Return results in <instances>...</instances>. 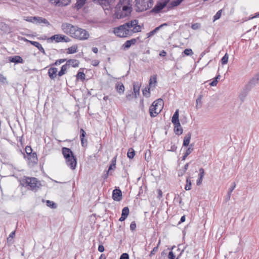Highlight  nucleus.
Returning a JSON list of instances; mask_svg holds the SVG:
<instances>
[{
    "mask_svg": "<svg viewBox=\"0 0 259 259\" xmlns=\"http://www.w3.org/2000/svg\"><path fill=\"white\" fill-rule=\"evenodd\" d=\"M141 87V83L137 82H134L133 85V90L135 98H137L140 95V90Z\"/></svg>",
    "mask_w": 259,
    "mask_h": 259,
    "instance_id": "obj_14",
    "label": "nucleus"
},
{
    "mask_svg": "<svg viewBox=\"0 0 259 259\" xmlns=\"http://www.w3.org/2000/svg\"><path fill=\"white\" fill-rule=\"evenodd\" d=\"M191 179H186V184L185 187V189L187 191L191 189Z\"/></svg>",
    "mask_w": 259,
    "mask_h": 259,
    "instance_id": "obj_38",
    "label": "nucleus"
},
{
    "mask_svg": "<svg viewBox=\"0 0 259 259\" xmlns=\"http://www.w3.org/2000/svg\"><path fill=\"white\" fill-rule=\"evenodd\" d=\"M77 46L76 45L72 46L68 48V54H73L77 52Z\"/></svg>",
    "mask_w": 259,
    "mask_h": 259,
    "instance_id": "obj_30",
    "label": "nucleus"
},
{
    "mask_svg": "<svg viewBox=\"0 0 259 259\" xmlns=\"http://www.w3.org/2000/svg\"><path fill=\"white\" fill-rule=\"evenodd\" d=\"M131 46V45L129 41V40H126L124 44L123 45L122 47L124 49H129Z\"/></svg>",
    "mask_w": 259,
    "mask_h": 259,
    "instance_id": "obj_50",
    "label": "nucleus"
},
{
    "mask_svg": "<svg viewBox=\"0 0 259 259\" xmlns=\"http://www.w3.org/2000/svg\"><path fill=\"white\" fill-rule=\"evenodd\" d=\"M193 150H194V145L191 144L190 145L189 147H188L187 149L185 154H186V155H189L190 153H191L192 152Z\"/></svg>",
    "mask_w": 259,
    "mask_h": 259,
    "instance_id": "obj_42",
    "label": "nucleus"
},
{
    "mask_svg": "<svg viewBox=\"0 0 259 259\" xmlns=\"http://www.w3.org/2000/svg\"><path fill=\"white\" fill-rule=\"evenodd\" d=\"M191 134L190 133H188L186 135L184 138L183 140V146H188L189 145L190 141L191 140Z\"/></svg>",
    "mask_w": 259,
    "mask_h": 259,
    "instance_id": "obj_25",
    "label": "nucleus"
},
{
    "mask_svg": "<svg viewBox=\"0 0 259 259\" xmlns=\"http://www.w3.org/2000/svg\"><path fill=\"white\" fill-rule=\"evenodd\" d=\"M258 80L259 76L257 75L256 76L253 77L249 81L247 84L244 87V88L243 89V92H245V94H246L253 86H254L258 83ZM245 96L246 95H245L244 97H245Z\"/></svg>",
    "mask_w": 259,
    "mask_h": 259,
    "instance_id": "obj_9",
    "label": "nucleus"
},
{
    "mask_svg": "<svg viewBox=\"0 0 259 259\" xmlns=\"http://www.w3.org/2000/svg\"><path fill=\"white\" fill-rule=\"evenodd\" d=\"M156 82V76L155 75L151 76L149 80V86L150 87H155Z\"/></svg>",
    "mask_w": 259,
    "mask_h": 259,
    "instance_id": "obj_31",
    "label": "nucleus"
},
{
    "mask_svg": "<svg viewBox=\"0 0 259 259\" xmlns=\"http://www.w3.org/2000/svg\"><path fill=\"white\" fill-rule=\"evenodd\" d=\"M132 11V6H119L115 7V17L121 19L129 16Z\"/></svg>",
    "mask_w": 259,
    "mask_h": 259,
    "instance_id": "obj_4",
    "label": "nucleus"
},
{
    "mask_svg": "<svg viewBox=\"0 0 259 259\" xmlns=\"http://www.w3.org/2000/svg\"><path fill=\"white\" fill-rule=\"evenodd\" d=\"M130 212L128 207H124L122 210L121 216L119 218V221L120 222L124 221L127 217Z\"/></svg>",
    "mask_w": 259,
    "mask_h": 259,
    "instance_id": "obj_15",
    "label": "nucleus"
},
{
    "mask_svg": "<svg viewBox=\"0 0 259 259\" xmlns=\"http://www.w3.org/2000/svg\"><path fill=\"white\" fill-rule=\"evenodd\" d=\"M80 141L82 146L85 147L87 145V140L86 139H84V138L80 139Z\"/></svg>",
    "mask_w": 259,
    "mask_h": 259,
    "instance_id": "obj_60",
    "label": "nucleus"
},
{
    "mask_svg": "<svg viewBox=\"0 0 259 259\" xmlns=\"http://www.w3.org/2000/svg\"><path fill=\"white\" fill-rule=\"evenodd\" d=\"M139 39V37H137L136 38H132V39H131L130 40H129V41H130L131 46H132V45H135L137 42V39Z\"/></svg>",
    "mask_w": 259,
    "mask_h": 259,
    "instance_id": "obj_59",
    "label": "nucleus"
},
{
    "mask_svg": "<svg viewBox=\"0 0 259 259\" xmlns=\"http://www.w3.org/2000/svg\"><path fill=\"white\" fill-rule=\"evenodd\" d=\"M46 204L48 207H51L52 208H56L57 207V204L54 202L50 200H47Z\"/></svg>",
    "mask_w": 259,
    "mask_h": 259,
    "instance_id": "obj_35",
    "label": "nucleus"
},
{
    "mask_svg": "<svg viewBox=\"0 0 259 259\" xmlns=\"http://www.w3.org/2000/svg\"><path fill=\"white\" fill-rule=\"evenodd\" d=\"M153 6L152 0H135V7L137 12H143Z\"/></svg>",
    "mask_w": 259,
    "mask_h": 259,
    "instance_id": "obj_5",
    "label": "nucleus"
},
{
    "mask_svg": "<svg viewBox=\"0 0 259 259\" xmlns=\"http://www.w3.org/2000/svg\"><path fill=\"white\" fill-rule=\"evenodd\" d=\"M142 92L144 96H145L146 97H149V95L150 94L149 89H147V88H145L142 91Z\"/></svg>",
    "mask_w": 259,
    "mask_h": 259,
    "instance_id": "obj_47",
    "label": "nucleus"
},
{
    "mask_svg": "<svg viewBox=\"0 0 259 259\" xmlns=\"http://www.w3.org/2000/svg\"><path fill=\"white\" fill-rule=\"evenodd\" d=\"M68 66H72L73 67H77L79 66V61L75 59H70L66 62Z\"/></svg>",
    "mask_w": 259,
    "mask_h": 259,
    "instance_id": "obj_24",
    "label": "nucleus"
},
{
    "mask_svg": "<svg viewBox=\"0 0 259 259\" xmlns=\"http://www.w3.org/2000/svg\"><path fill=\"white\" fill-rule=\"evenodd\" d=\"M116 6H132V0H119Z\"/></svg>",
    "mask_w": 259,
    "mask_h": 259,
    "instance_id": "obj_23",
    "label": "nucleus"
},
{
    "mask_svg": "<svg viewBox=\"0 0 259 259\" xmlns=\"http://www.w3.org/2000/svg\"><path fill=\"white\" fill-rule=\"evenodd\" d=\"M115 89L117 92L119 94H122L124 93V87L123 83L121 82H118L116 83L115 85Z\"/></svg>",
    "mask_w": 259,
    "mask_h": 259,
    "instance_id": "obj_21",
    "label": "nucleus"
},
{
    "mask_svg": "<svg viewBox=\"0 0 259 259\" xmlns=\"http://www.w3.org/2000/svg\"><path fill=\"white\" fill-rule=\"evenodd\" d=\"M9 60L11 62L15 63H23V60L21 57L19 56H10L9 57Z\"/></svg>",
    "mask_w": 259,
    "mask_h": 259,
    "instance_id": "obj_18",
    "label": "nucleus"
},
{
    "mask_svg": "<svg viewBox=\"0 0 259 259\" xmlns=\"http://www.w3.org/2000/svg\"><path fill=\"white\" fill-rule=\"evenodd\" d=\"M27 41H28L32 45L36 47L38 50H39L41 47H42L41 45L37 41H31V40H27Z\"/></svg>",
    "mask_w": 259,
    "mask_h": 259,
    "instance_id": "obj_33",
    "label": "nucleus"
},
{
    "mask_svg": "<svg viewBox=\"0 0 259 259\" xmlns=\"http://www.w3.org/2000/svg\"><path fill=\"white\" fill-rule=\"evenodd\" d=\"M80 138L82 139L83 138H84V137L85 136V131L82 129L81 128L80 131Z\"/></svg>",
    "mask_w": 259,
    "mask_h": 259,
    "instance_id": "obj_58",
    "label": "nucleus"
},
{
    "mask_svg": "<svg viewBox=\"0 0 259 259\" xmlns=\"http://www.w3.org/2000/svg\"><path fill=\"white\" fill-rule=\"evenodd\" d=\"M160 241L159 240L158 243V244L156 246L154 247L153 249L151 250L150 253V256H152L153 255H154L156 252L158 251V246H159V245L160 244Z\"/></svg>",
    "mask_w": 259,
    "mask_h": 259,
    "instance_id": "obj_37",
    "label": "nucleus"
},
{
    "mask_svg": "<svg viewBox=\"0 0 259 259\" xmlns=\"http://www.w3.org/2000/svg\"><path fill=\"white\" fill-rule=\"evenodd\" d=\"M133 97H134V95H133V93L131 91H130V92L126 93V100L131 101L133 99Z\"/></svg>",
    "mask_w": 259,
    "mask_h": 259,
    "instance_id": "obj_45",
    "label": "nucleus"
},
{
    "mask_svg": "<svg viewBox=\"0 0 259 259\" xmlns=\"http://www.w3.org/2000/svg\"><path fill=\"white\" fill-rule=\"evenodd\" d=\"M137 20L129 21L113 29L114 33L119 37H128L134 33L141 31L142 27Z\"/></svg>",
    "mask_w": 259,
    "mask_h": 259,
    "instance_id": "obj_1",
    "label": "nucleus"
},
{
    "mask_svg": "<svg viewBox=\"0 0 259 259\" xmlns=\"http://www.w3.org/2000/svg\"><path fill=\"white\" fill-rule=\"evenodd\" d=\"M86 0H76V7L78 9L81 8L85 4Z\"/></svg>",
    "mask_w": 259,
    "mask_h": 259,
    "instance_id": "obj_36",
    "label": "nucleus"
},
{
    "mask_svg": "<svg viewBox=\"0 0 259 259\" xmlns=\"http://www.w3.org/2000/svg\"><path fill=\"white\" fill-rule=\"evenodd\" d=\"M229 56L226 53L222 58L221 63L223 65H225L227 63L228 61Z\"/></svg>",
    "mask_w": 259,
    "mask_h": 259,
    "instance_id": "obj_40",
    "label": "nucleus"
},
{
    "mask_svg": "<svg viewBox=\"0 0 259 259\" xmlns=\"http://www.w3.org/2000/svg\"><path fill=\"white\" fill-rule=\"evenodd\" d=\"M135 155V152L133 148L129 149L128 151L127 152V157L130 159H132V158H134Z\"/></svg>",
    "mask_w": 259,
    "mask_h": 259,
    "instance_id": "obj_34",
    "label": "nucleus"
},
{
    "mask_svg": "<svg viewBox=\"0 0 259 259\" xmlns=\"http://www.w3.org/2000/svg\"><path fill=\"white\" fill-rule=\"evenodd\" d=\"M119 259H129V255L127 253H123L120 255Z\"/></svg>",
    "mask_w": 259,
    "mask_h": 259,
    "instance_id": "obj_55",
    "label": "nucleus"
},
{
    "mask_svg": "<svg viewBox=\"0 0 259 259\" xmlns=\"http://www.w3.org/2000/svg\"><path fill=\"white\" fill-rule=\"evenodd\" d=\"M200 27V24L198 23H194L191 25V28L194 30L198 29Z\"/></svg>",
    "mask_w": 259,
    "mask_h": 259,
    "instance_id": "obj_51",
    "label": "nucleus"
},
{
    "mask_svg": "<svg viewBox=\"0 0 259 259\" xmlns=\"http://www.w3.org/2000/svg\"><path fill=\"white\" fill-rule=\"evenodd\" d=\"M61 28L64 33L79 40H87L90 37V34L86 30L68 23H63Z\"/></svg>",
    "mask_w": 259,
    "mask_h": 259,
    "instance_id": "obj_2",
    "label": "nucleus"
},
{
    "mask_svg": "<svg viewBox=\"0 0 259 259\" xmlns=\"http://www.w3.org/2000/svg\"><path fill=\"white\" fill-rule=\"evenodd\" d=\"M66 61V59H61L57 60L56 61V62L52 64L51 65V66H58V65L61 64V63L65 62Z\"/></svg>",
    "mask_w": 259,
    "mask_h": 259,
    "instance_id": "obj_41",
    "label": "nucleus"
},
{
    "mask_svg": "<svg viewBox=\"0 0 259 259\" xmlns=\"http://www.w3.org/2000/svg\"><path fill=\"white\" fill-rule=\"evenodd\" d=\"M0 83L3 85L8 83L7 77L2 74H0Z\"/></svg>",
    "mask_w": 259,
    "mask_h": 259,
    "instance_id": "obj_32",
    "label": "nucleus"
},
{
    "mask_svg": "<svg viewBox=\"0 0 259 259\" xmlns=\"http://www.w3.org/2000/svg\"><path fill=\"white\" fill-rule=\"evenodd\" d=\"M25 151L27 153V155H30V154L32 153V150L30 146H27L25 148Z\"/></svg>",
    "mask_w": 259,
    "mask_h": 259,
    "instance_id": "obj_52",
    "label": "nucleus"
},
{
    "mask_svg": "<svg viewBox=\"0 0 259 259\" xmlns=\"http://www.w3.org/2000/svg\"><path fill=\"white\" fill-rule=\"evenodd\" d=\"M112 198L115 201H119L122 199V192L119 189H115L112 192Z\"/></svg>",
    "mask_w": 259,
    "mask_h": 259,
    "instance_id": "obj_12",
    "label": "nucleus"
},
{
    "mask_svg": "<svg viewBox=\"0 0 259 259\" xmlns=\"http://www.w3.org/2000/svg\"><path fill=\"white\" fill-rule=\"evenodd\" d=\"M169 0H161L158 2L152 9V12L155 13H159L163 8H164L169 2Z\"/></svg>",
    "mask_w": 259,
    "mask_h": 259,
    "instance_id": "obj_10",
    "label": "nucleus"
},
{
    "mask_svg": "<svg viewBox=\"0 0 259 259\" xmlns=\"http://www.w3.org/2000/svg\"><path fill=\"white\" fill-rule=\"evenodd\" d=\"M157 193H158L157 198L159 199H160L162 196V192L160 189H158Z\"/></svg>",
    "mask_w": 259,
    "mask_h": 259,
    "instance_id": "obj_61",
    "label": "nucleus"
},
{
    "mask_svg": "<svg viewBox=\"0 0 259 259\" xmlns=\"http://www.w3.org/2000/svg\"><path fill=\"white\" fill-rule=\"evenodd\" d=\"M36 16L35 17H26L24 18V20L26 21L32 22L33 23H35Z\"/></svg>",
    "mask_w": 259,
    "mask_h": 259,
    "instance_id": "obj_39",
    "label": "nucleus"
},
{
    "mask_svg": "<svg viewBox=\"0 0 259 259\" xmlns=\"http://www.w3.org/2000/svg\"><path fill=\"white\" fill-rule=\"evenodd\" d=\"M51 40H55L56 42H68L70 39L65 35L62 34H55L51 37Z\"/></svg>",
    "mask_w": 259,
    "mask_h": 259,
    "instance_id": "obj_11",
    "label": "nucleus"
},
{
    "mask_svg": "<svg viewBox=\"0 0 259 259\" xmlns=\"http://www.w3.org/2000/svg\"><path fill=\"white\" fill-rule=\"evenodd\" d=\"M35 23L36 24H44L46 26H50L51 24L50 22L45 18L40 17H36Z\"/></svg>",
    "mask_w": 259,
    "mask_h": 259,
    "instance_id": "obj_20",
    "label": "nucleus"
},
{
    "mask_svg": "<svg viewBox=\"0 0 259 259\" xmlns=\"http://www.w3.org/2000/svg\"><path fill=\"white\" fill-rule=\"evenodd\" d=\"M184 196V193H181L180 195L177 194L174 198V201L178 202L180 204L182 203V196Z\"/></svg>",
    "mask_w": 259,
    "mask_h": 259,
    "instance_id": "obj_29",
    "label": "nucleus"
},
{
    "mask_svg": "<svg viewBox=\"0 0 259 259\" xmlns=\"http://www.w3.org/2000/svg\"><path fill=\"white\" fill-rule=\"evenodd\" d=\"M57 71V68L55 67H51L49 69L48 75L51 79H54L56 77Z\"/></svg>",
    "mask_w": 259,
    "mask_h": 259,
    "instance_id": "obj_19",
    "label": "nucleus"
},
{
    "mask_svg": "<svg viewBox=\"0 0 259 259\" xmlns=\"http://www.w3.org/2000/svg\"><path fill=\"white\" fill-rule=\"evenodd\" d=\"M236 187V184L235 183H233L231 186V187L229 189V190L228 191V193L231 194L232 191L234 190Z\"/></svg>",
    "mask_w": 259,
    "mask_h": 259,
    "instance_id": "obj_54",
    "label": "nucleus"
},
{
    "mask_svg": "<svg viewBox=\"0 0 259 259\" xmlns=\"http://www.w3.org/2000/svg\"><path fill=\"white\" fill-rule=\"evenodd\" d=\"M175 125L174 127V131L176 135H181L183 133V128L181 126V124H180V125L179 126L178 124L175 123L174 124Z\"/></svg>",
    "mask_w": 259,
    "mask_h": 259,
    "instance_id": "obj_26",
    "label": "nucleus"
},
{
    "mask_svg": "<svg viewBox=\"0 0 259 259\" xmlns=\"http://www.w3.org/2000/svg\"><path fill=\"white\" fill-rule=\"evenodd\" d=\"M199 178H203L204 176V169L202 168H201L199 170Z\"/></svg>",
    "mask_w": 259,
    "mask_h": 259,
    "instance_id": "obj_56",
    "label": "nucleus"
},
{
    "mask_svg": "<svg viewBox=\"0 0 259 259\" xmlns=\"http://www.w3.org/2000/svg\"><path fill=\"white\" fill-rule=\"evenodd\" d=\"M52 4L58 6H66L70 3V0H48Z\"/></svg>",
    "mask_w": 259,
    "mask_h": 259,
    "instance_id": "obj_13",
    "label": "nucleus"
},
{
    "mask_svg": "<svg viewBox=\"0 0 259 259\" xmlns=\"http://www.w3.org/2000/svg\"><path fill=\"white\" fill-rule=\"evenodd\" d=\"M69 66L68 65H67V63H66L65 64L63 65L62 67H61V70H60V71L58 72V75L59 76H62V75H63L64 74H65L66 73V70H67V69L68 68Z\"/></svg>",
    "mask_w": 259,
    "mask_h": 259,
    "instance_id": "obj_28",
    "label": "nucleus"
},
{
    "mask_svg": "<svg viewBox=\"0 0 259 259\" xmlns=\"http://www.w3.org/2000/svg\"><path fill=\"white\" fill-rule=\"evenodd\" d=\"M171 122L173 124H177L178 125H180V121L179 119V110L177 109L175 111V113L174 114L172 119H171Z\"/></svg>",
    "mask_w": 259,
    "mask_h": 259,
    "instance_id": "obj_22",
    "label": "nucleus"
},
{
    "mask_svg": "<svg viewBox=\"0 0 259 259\" xmlns=\"http://www.w3.org/2000/svg\"><path fill=\"white\" fill-rule=\"evenodd\" d=\"M222 12V10H220L215 14V15L213 17V22L220 18L221 16Z\"/></svg>",
    "mask_w": 259,
    "mask_h": 259,
    "instance_id": "obj_46",
    "label": "nucleus"
},
{
    "mask_svg": "<svg viewBox=\"0 0 259 259\" xmlns=\"http://www.w3.org/2000/svg\"><path fill=\"white\" fill-rule=\"evenodd\" d=\"M175 255L172 251L169 252L168 254V258L169 259H175Z\"/></svg>",
    "mask_w": 259,
    "mask_h": 259,
    "instance_id": "obj_57",
    "label": "nucleus"
},
{
    "mask_svg": "<svg viewBox=\"0 0 259 259\" xmlns=\"http://www.w3.org/2000/svg\"><path fill=\"white\" fill-rule=\"evenodd\" d=\"M115 0H94V1L101 5L104 10H109L114 6Z\"/></svg>",
    "mask_w": 259,
    "mask_h": 259,
    "instance_id": "obj_8",
    "label": "nucleus"
},
{
    "mask_svg": "<svg viewBox=\"0 0 259 259\" xmlns=\"http://www.w3.org/2000/svg\"><path fill=\"white\" fill-rule=\"evenodd\" d=\"M98 249L99 251L102 252L104 251L105 248L103 245L100 244L99 245Z\"/></svg>",
    "mask_w": 259,
    "mask_h": 259,
    "instance_id": "obj_62",
    "label": "nucleus"
},
{
    "mask_svg": "<svg viewBox=\"0 0 259 259\" xmlns=\"http://www.w3.org/2000/svg\"><path fill=\"white\" fill-rule=\"evenodd\" d=\"M218 82V80L214 79L209 83V85L210 86H215V85H217Z\"/></svg>",
    "mask_w": 259,
    "mask_h": 259,
    "instance_id": "obj_63",
    "label": "nucleus"
},
{
    "mask_svg": "<svg viewBox=\"0 0 259 259\" xmlns=\"http://www.w3.org/2000/svg\"><path fill=\"white\" fill-rule=\"evenodd\" d=\"M29 163H31L32 165L35 164L37 162L38 159L36 153H32L30 155H27Z\"/></svg>",
    "mask_w": 259,
    "mask_h": 259,
    "instance_id": "obj_17",
    "label": "nucleus"
},
{
    "mask_svg": "<svg viewBox=\"0 0 259 259\" xmlns=\"http://www.w3.org/2000/svg\"><path fill=\"white\" fill-rule=\"evenodd\" d=\"M116 157H114L111 160V164L108 168L107 174L111 175L112 171L116 168Z\"/></svg>",
    "mask_w": 259,
    "mask_h": 259,
    "instance_id": "obj_16",
    "label": "nucleus"
},
{
    "mask_svg": "<svg viewBox=\"0 0 259 259\" xmlns=\"http://www.w3.org/2000/svg\"><path fill=\"white\" fill-rule=\"evenodd\" d=\"M202 95H199L198 98L196 99V107H197L199 106V108L201 107L202 106Z\"/></svg>",
    "mask_w": 259,
    "mask_h": 259,
    "instance_id": "obj_43",
    "label": "nucleus"
},
{
    "mask_svg": "<svg viewBox=\"0 0 259 259\" xmlns=\"http://www.w3.org/2000/svg\"><path fill=\"white\" fill-rule=\"evenodd\" d=\"M166 25L167 24L166 23H164V24L160 25L159 26L156 27L154 30H153L152 31H150V32H149L147 34V37H149L153 36L154 34H155L157 32L158 30H159L160 29V28H161L162 26Z\"/></svg>",
    "mask_w": 259,
    "mask_h": 259,
    "instance_id": "obj_27",
    "label": "nucleus"
},
{
    "mask_svg": "<svg viewBox=\"0 0 259 259\" xmlns=\"http://www.w3.org/2000/svg\"><path fill=\"white\" fill-rule=\"evenodd\" d=\"M62 154L65 158L66 164L72 169H74L76 166V159L72 151L68 148L63 147L62 149Z\"/></svg>",
    "mask_w": 259,
    "mask_h": 259,
    "instance_id": "obj_3",
    "label": "nucleus"
},
{
    "mask_svg": "<svg viewBox=\"0 0 259 259\" xmlns=\"http://www.w3.org/2000/svg\"><path fill=\"white\" fill-rule=\"evenodd\" d=\"M163 102L161 99L155 101L149 109L150 115L151 117H155L158 114L163 108Z\"/></svg>",
    "mask_w": 259,
    "mask_h": 259,
    "instance_id": "obj_7",
    "label": "nucleus"
},
{
    "mask_svg": "<svg viewBox=\"0 0 259 259\" xmlns=\"http://www.w3.org/2000/svg\"><path fill=\"white\" fill-rule=\"evenodd\" d=\"M20 183L23 186L31 190H35L41 186L40 182L37 179H20Z\"/></svg>",
    "mask_w": 259,
    "mask_h": 259,
    "instance_id": "obj_6",
    "label": "nucleus"
},
{
    "mask_svg": "<svg viewBox=\"0 0 259 259\" xmlns=\"http://www.w3.org/2000/svg\"><path fill=\"white\" fill-rule=\"evenodd\" d=\"M166 55V52L164 50H162L159 53V56L161 57H165Z\"/></svg>",
    "mask_w": 259,
    "mask_h": 259,
    "instance_id": "obj_64",
    "label": "nucleus"
},
{
    "mask_svg": "<svg viewBox=\"0 0 259 259\" xmlns=\"http://www.w3.org/2000/svg\"><path fill=\"white\" fill-rule=\"evenodd\" d=\"M184 54L187 56H191L193 54V51L191 49H186L184 51Z\"/></svg>",
    "mask_w": 259,
    "mask_h": 259,
    "instance_id": "obj_48",
    "label": "nucleus"
},
{
    "mask_svg": "<svg viewBox=\"0 0 259 259\" xmlns=\"http://www.w3.org/2000/svg\"><path fill=\"white\" fill-rule=\"evenodd\" d=\"M177 149V146L172 143H171V146L170 148L168 150L169 151L175 152Z\"/></svg>",
    "mask_w": 259,
    "mask_h": 259,
    "instance_id": "obj_49",
    "label": "nucleus"
},
{
    "mask_svg": "<svg viewBox=\"0 0 259 259\" xmlns=\"http://www.w3.org/2000/svg\"><path fill=\"white\" fill-rule=\"evenodd\" d=\"M136 228V224L135 221H133L131 223L130 225V230L132 231L135 230Z\"/></svg>",
    "mask_w": 259,
    "mask_h": 259,
    "instance_id": "obj_53",
    "label": "nucleus"
},
{
    "mask_svg": "<svg viewBox=\"0 0 259 259\" xmlns=\"http://www.w3.org/2000/svg\"><path fill=\"white\" fill-rule=\"evenodd\" d=\"M85 74L82 72H78L76 75L77 79H80L81 80L85 79Z\"/></svg>",
    "mask_w": 259,
    "mask_h": 259,
    "instance_id": "obj_44",
    "label": "nucleus"
}]
</instances>
